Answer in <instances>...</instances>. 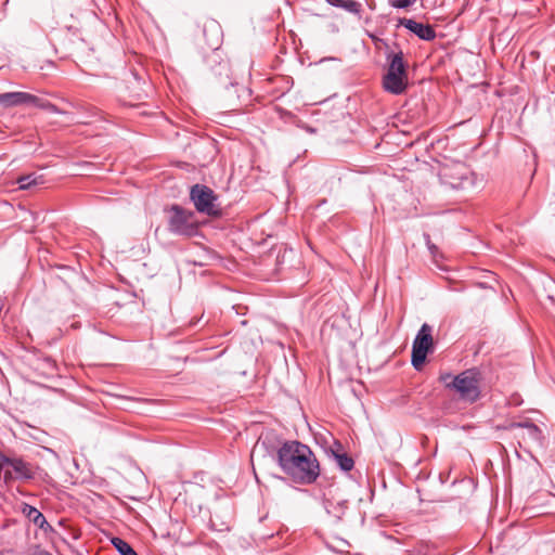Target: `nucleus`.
I'll list each match as a JSON object with an SVG mask.
<instances>
[{
    "label": "nucleus",
    "instance_id": "4",
    "mask_svg": "<svg viewBox=\"0 0 555 555\" xmlns=\"http://www.w3.org/2000/svg\"><path fill=\"white\" fill-rule=\"evenodd\" d=\"M481 372L477 367L465 370L464 372L455 375L451 380L452 390H454L459 398L463 401L474 403L481 395L480 382Z\"/></svg>",
    "mask_w": 555,
    "mask_h": 555
},
{
    "label": "nucleus",
    "instance_id": "13",
    "mask_svg": "<svg viewBox=\"0 0 555 555\" xmlns=\"http://www.w3.org/2000/svg\"><path fill=\"white\" fill-rule=\"evenodd\" d=\"M327 4L343 9L351 14L361 17L362 4L356 0H325Z\"/></svg>",
    "mask_w": 555,
    "mask_h": 555
},
{
    "label": "nucleus",
    "instance_id": "14",
    "mask_svg": "<svg viewBox=\"0 0 555 555\" xmlns=\"http://www.w3.org/2000/svg\"><path fill=\"white\" fill-rule=\"evenodd\" d=\"M4 463L10 465L18 477L24 479L33 478L30 468L23 460L4 457Z\"/></svg>",
    "mask_w": 555,
    "mask_h": 555
},
{
    "label": "nucleus",
    "instance_id": "26",
    "mask_svg": "<svg viewBox=\"0 0 555 555\" xmlns=\"http://www.w3.org/2000/svg\"><path fill=\"white\" fill-rule=\"evenodd\" d=\"M11 477H12V476H11V474H10L9 472H5V473H4V479H5V480L10 479Z\"/></svg>",
    "mask_w": 555,
    "mask_h": 555
},
{
    "label": "nucleus",
    "instance_id": "1",
    "mask_svg": "<svg viewBox=\"0 0 555 555\" xmlns=\"http://www.w3.org/2000/svg\"><path fill=\"white\" fill-rule=\"evenodd\" d=\"M260 450L266 452L263 456L275 457L282 472L295 483L312 485L320 476V465L314 453L297 440L285 441L276 448L268 436L261 437L251 452V461Z\"/></svg>",
    "mask_w": 555,
    "mask_h": 555
},
{
    "label": "nucleus",
    "instance_id": "28",
    "mask_svg": "<svg viewBox=\"0 0 555 555\" xmlns=\"http://www.w3.org/2000/svg\"><path fill=\"white\" fill-rule=\"evenodd\" d=\"M380 41L384 43V46L388 47L387 42H385V41H383V40H380Z\"/></svg>",
    "mask_w": 555,
    "mask_h": 555
},
{
    "label": "nucleus",
    "instance_id": "7",
    "mask_svg": "<svg viewBox=\"0 0 555 555\" xmlns=\"http://www.w3.org/2000/svg\"><path fill=\"white\" fill-rule=\"evenodd\" d=\"M431 332L433 327L424 323L413 340L411 363L416 371L423 367L428 352L434 349Z\"/></svg>",
    "mask_w": 555,
    "mask_h": 555
},
{
    "label": "nucleus",
    "instance_id": "19",
    "mask_svg": "<svg viewBox=\"0 0 555 555\" xmlns=\"http://www.w3.org/2000/svg\"><path fill=\"white\" fill-rule=\"evenodd\" d=\"M415 2L416 0H389V4L396 9H408Z\"/></svg>",
    "mask_w": 555,
    "mask_h": 555
},
{
    "label": "nucleus",
    "instance_id": "6",
    "mask_svg": "<svg viewBox=\"0 0 555 555\" xmlns=\"http://www.w3.org/2000/svg\"><path fill=\"white\" fill-rule=\"evenodd\" d=\"M190 199L201 214L209 217H218L221 215V209L217 204V195L205 184H194L190 191Z\"/></svg>",
    "mask_w": 555,
    "mask_h": 555
},
{
    "label": "nucleus",
    "instance_id": "25",
    "mask_svg": "<svg viewBox=\"0 0 555 555\" xmlns=\"http://www.w3.org/2000/svg\"><path fill=\"white\" fill-rule=\"evenodd\" d=\"M33 555H52V554L46 550H37Z\"/></svg>",
    "mask_w": 555,
    "mask_h": 555
},
{
    "label": "nucleus",
    "instance_id": "16",
    "mask_svg": "<svg viewBox=\"0 0 555 555\" xmlns=\"http://www.w3.org/2000/svg\"><path fill=\"white\" fill-rule=\"evenodd\" d=\"M111 543L120 555H138L133 547L121 538L113 537Z\"/></svg>",
    "mask_w": 555,
    "mask_h": 555
},
{
    "label": "nucleus",
    "instance_id": "27",
    "mask_svg": "<svg viewBox=\"0 0 555 555\" xmlns=\"http://www.w3.org/2000/svg\"><path fill=\"white\" fill-rule=\"evenodd\" d=\"M409 555H426V554L423 553L422 551H418L416 553H409Z\"/></svg>",
    "mask_w": 555,
    "mask_h": 555
},
{
    "label": "nucleus",
    "instance_id": "17",
    "mask_svg": "<svg viewBox=\"0 0 555 555\" xmlns=\"http://www.w3.org/2000/svg\"><path fill=\"white\" fill-rule=\"evenodd\" d=\"M42 183L41 177H37L35 173L22 176L17 179V184L21 190H29L31 186Z\"/></svg>",
    "mask_w": 555,
    "mask_h": 555
},
{
    "label": "nucleus",
    "instance_id": "20",
    "mask_svg": "<svg viewBox=\"0 0 555 555\" xmlns=\"http://www.w3.org/2000/svg\"><path fill=\"white\" fill-rule=\"evenodd\" d=\"M34 105L37 107H40V108H44L51 113H60V109L54 104H52L50 102H44L40 98H39L38 104H34Z\"/></svg>",
    "mask_w": 555,
    "mask_h": 555
},
{
    "label": "nucleus",
    "instance_id": "23",
    "mask_svg": "<svg viewBox=\"0 0 555 555\" xmlns=\"http://www.w3.org/2000/svg\"><path fill=\"white\" fill-rule=\"evenodd\" d=\"M534 423L530 422V421H524V422H514L509 425V428L511 429H514V428H525L527 429V431L529 430V426H533Z\"/></svg>",
    "mask_w": 555,
    "mask_h": 555
},
{
    "label": "nucleus",
    "instance_id": "21",
    "mask_svg": "<svg viewBox=\"0 0 555 555\" xmlns=\"http://www.w3.org/2000/svg\"><path fill=\"white\" fill-rule=\"evenodd\" d=\"M424 240H425V243H426V246L430 253V255L436 258L437 255H438V247L430 241V236L429 234L425 233L424 234Z\"/></svg>",
    "mask_w": 555,
    "mask_h": 555
},
{
    "label": "nucleus",
    "instance_id": "18",
    "mask_svg": "<svg viewBox=\"0 0 555 555\" xmlns=\"http://www.w3.org/2000/svg\"><path fill=\"white\" fill-rule=\"evenodd\" d=\"M528 437L535 442L541 443L543 439L542 430L534 424L533 426H529V430L527 431Z\"/></svg>",
    "mask_w": 555,
    "mask_h": 555
},
{
    "label": "nucleus",
    "instance_id": "5",
    "mask_svg": "<svg viewBox=\"0 0 555 555\" xmlns=\"http://www.w3.org/2000/svg\"><path fill=\"white\" fill-rule=\"evenodd\" d=\"M168 231L178 236L191 237L197 233L195 212L178 204L166 209Z\"/></svg>",
    "mask_w": 555,
    "mask_h": 555
},
{
    "label": "nucleus",
    "instance_id": "24",
    "mask_svg": "<svg viewBox=\"0 0 555 555\" xmlns=\"http://www.w3.org/2000/svg\"><path fill=\"white\" fill-rule=\"evenodd\" d=\"M299 127H300L301 129H304L306 132L311 133V134H313V133H315V132H317V129H315V128H313V127H311V126H309V125H306V124L300 125Z\"/></svg>",
    "mask_w": 555,
    "mask_h": 555
},
{
    "label": "nucleus",
    "instance_id": "2",
    "mask_svg": "<svg viewBox=\"0 0 555 555\" xmlns=\"http://www.w3.org/2000/svg\"><path fill=\"white\" fill-rule=\"evenodd\" d=\"M388 63L387 73L383 77L384 89L391 94H402L408 87L406 64L403 61V52H386Z\"/></svg>",
    "mask_w": 555,
    "mask_h": 555
},
{
    "label": "nucleus",
    "instance_id": "11",
    "mask_svg": "<svg viewBox=\"0 0 555 555\" xmlns=\"http://www.w3.org/2000/svg\"><path fill=\"white\" fill-rule=\"evenodd\" d=\"M21 511L23 515L26 516L28 520L31 521L35 526H37L39 529L44 531H47L48 529H52L43 514L35 506L29 505L27 503H23Z\"/></svg>",
    "mask_w": 555,
    "mask_h": 555
},
{
    "label": "nucleus",
    "instance_id": "15",
    "mask_svg": "<svg viewBox=\"0 0 555 555\" xmlns=\"http://www.w3.org/2000/svg\"><path fill=\"white\" fill-rule=\"evenodd\" d=\"M210 31L214 36L211 41H208V46L211 50H218L221 44V30L220 26L216 22H211L209 25L204 27V35Z\"/></svg>",
    "mask_w": 555,
    "mask_h": 555
},
{
    "label": "nucleus",
    "instance_id": "22",
    "mask_svg": "<svg viewBox=\"0 0 555 555\" xmlns=\"http://www.w3.org/2000/svg\"><path fill=\"white\" fill-rule=\"evenodd\" d=\"M455 376L452 375L451 373L446 372V373L440 374L439 382L442 383L446 386V388L452 389L451 380Z\"/></svg>",
    "mask_w": 555,
    "mask_h": 555
},
{
    "label": "nucleus",
    "instance_id": "12",
    "mask_svg": "<svg viewBox=\"0 0 555 555\" xmlns=\"http://www.w3.org/2000/svg\"><path fill=\"white\" fill-rule=\"evenodd\" d=\"M334 448H331V456L335 460L336 464L339 466V468L344 472H349L353 468L354 462L351 456H349L347 453L341 452L343 446L335 441Z\"/></svg>",
    "mask_w": 555,
    "mask_h": 555
},
{
    "label": "nucleus",
    "instance_id": "8",
    "mask_svg": "<svg viewBox=\"0 0 555 555\" xmlns=\"http://www.w3.org/2000/svg\"><path fill=\"white\" fill-rule=\"evenodd\" d=\"M39 98L22 91L0 93V106L13 107L18 105L38 104Z\"/></svg>",
    "mask_w": 555,
    "mask_h": 555
},
{
    "label": "nucleus",
    "instance_id": "10",
    "mask_svg": "<svg viewBox=\"0 0 555 555\" xmlns=\"http://www.w3.org/2000/svg\"><path fill=\"white\" fill-rule=\"evenodd\" d=\"M324 509L331 515L335 521H341L347 515L348 501L341 499H325L323 501Z\"/></svg>",
    "mask_w": 555,
    "mask_h": 555
},
{
    "label": "nucleus",
    "instance_id": "3",
    "mask_svg": "<svg viewBox=\"0 0 555 555\" xmlns=\"http://www.w3.org/2000/svg\"><path fill=\"white\" fill-rule=\"evenodd\" d=\"M441 184L453 190H473L477 186L476 175L463 163L446 164L439 171Z\"/></svg>",
    "mask_w": 555,
    "mask_h": 555
},
{
    "label": "nucleus",
    "instance_id": "9",
    "mask_svg": "<svg viewBox=\"0 0 555 555\" xmlns=\"http://www.w3.org/2000/svg\"><path fill=\"white\" fill-rule=\"evenodd\" d=\"M399 24L404 26L422 40L431 41L436 38V30L428 24H423L412 18H401Z\"/></svg>",
    "mask_w": 555,
    "mask_h": 555
}]
</instances>
